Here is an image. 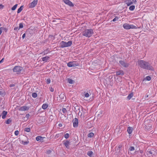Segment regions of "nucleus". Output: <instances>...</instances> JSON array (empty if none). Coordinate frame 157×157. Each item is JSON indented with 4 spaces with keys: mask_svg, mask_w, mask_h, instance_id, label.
Here are the masks:
<instances>
[{
    "mask_svg": "<svg viewBox=\"0 0 157 157\" xmlns=\"http://www.w3.org/2000/svg\"><path fill=\"white\" fill-rule=\"evenodd\" d=\"M49 57L48 56H46L42 58V61L46 62L49 59Z\"/></svg>",
    "mask_w": 157,
    "mask_h": 157,
    "instance_id": "nucleus-18",
    "label": "nucleus"
},
{
    "mask_svg": "<svg viewBox=\"0 0 157 157\" xmlns=\"http://www.w3.org/2000/svg\"><path fill=\"white\" fill-rule=\"evenodd\" d=\"M60 47L62 48L66 47L65 44V42L62 41L60 43Z\"/></svg>",
    "mask_w": 157,
    "mask_h": 157,
    "instance_id": "nucleus-13",
    "label": "nucleus"
},
{
    "mask_svg": "<svg viewBox=\"0 0 157 157\" xmlns=\"http://www.w3.org/2000/svg\"><path fill=\"white\" fill-rule=\"evenodd\" d=\"M72 44V42L71 41H69L67 42H65V44L66 47H68L71 46Z\"/></svg>",
    "mask_w": 157,
    "mask_h": 157,
    "instance_id": "nucleus-19",
    "label": "nucleus"
},
{
    "mask_svg": "<svg viewBox=\"0 0 157 157\" xmlns=\"http://www.w3.org/2000/svg\"><path fill=\"white\" fill-rule=\"evenodd\" d=\"M22 69L23 68L22 67L19 66H16L13 68V71L17 74H20Z\"/></svg>",
    "mask_w": 157,
    "mask_h": 157,
    "instance_id": "nucleus-4",
    "label": "nucleus"
},
{
    "mask_svg": "<svg viewBox=\"0 0 157 157\" xmlns=\"http://www.w3.org/2000/svg\"><path fill=\"white\" fill-rule=\"evenodd\" d=\"M29 142L28 141H22V144L24 145L27 144L29 143Z\"/></svg>",
    "mask_w": 157,
    "mask_h": 157,
    "instance_id": "nucleus-32",
    "label": "nucleus"
},
{
    "mask_svg": "<svg viewBox=\"0 0 157 157\" xmlns=\"http://www.w3.org/2000/svg\"><path fill=\"white\" fill-rule=\"evenodd\" d=\"M25 36V33H24L23 34L22 36V38L23 39H24Z\"/></svg>",
    "mask_w": 157,
    "mask_h": 157,
    "instance_id": "nucleus-48",
    "label": "nucleus"
},
{
    "mask_svg": "<svg viewBox=\"0 0 157 157\" xmlns=\"http://www.w3.org/2000/svg\"><path fill=\"white\" fill-rule=\"evenodd\" d=\"M58 126L61 127L62 126V124L61 123H59L58 124Z\"/></svg>",
    "mask_w": 157,
    "mask_h": 157,
    "instance_id": "nucleus-51",
    "label": "nucleus"
},
{
    "mask_svg": "<svg viewBox=\"0 0 157 157\" xmlns=\"http://www.w3.org/2000/svg\"><path fill=\"white\" fill-rule=\"evenodd\" d=\"M17 4H15V5H14L11 8V10H15L16 8H17Z\"/></svg>",
    "mask_w": 157,
    "mask_h": 157,
    "instance_id": "nucleus-29",
    "label": "nucleus"
},
{
    "mask_svg": "<svg viewBox=\"0 0 157 157\" xmlns=\"http://www.w3.org/2000/svg\"><path fill=\"white\" fill-rule=\"evenodd\" d=\"M23 6H21L17 10V13H19L23 9Z\"/></svg>",
    "mask_w": 157,
    "mask_h": 157,
    "instance_id": "nucleus-23",
    "label": "nucleus"
},
{
    "mask_svg": "<svg viewBox=\"0 0 157 157\" xmlns=\"http://www.w3.org/2000/svg\"><path fill=\"white\" fill-rule=\"evenodd\" d=\"M129 150L130 151H133L135 150V148L134 147L132 146L130 147L129 148Z\"/></svg>",
    "mask_w": 157,
    "mask_h": 157,
    "instance_id": "nucleus-34",
    "label": "nucleus"
},
{
    "mask_svg": "<svg viewBox=\"0 0 157 157\" xmlns=\"http://www.w3.org/2000/svg\"><path fill=\"white\" fill-rule=\"evenodd\" d=\"M1 26V25L0 24V27Z\"/></svg>",
    "mask_w": 157,
    "mask_h": 157,
    "instance_id": "nucleus-57",
    "label": "nucleus"
},
{
    "mask_svg": "<svg viewBox=\"0 0 157 157\" xmlns=\"http://www.w3.org/2000/svg\"><path fill=\"white\" fill-rule=\"evenodd\" d=\"M87 155L91 157L93 155V152L91 151H89L87 152Z\"/></svg>",
    "mask_w": 157,
    "mask_h": 157,
    "instance_id": "nucleus-21",
    "label": "nucleus"
},
{
    "mask_svg": "<svg viewBox=\"0 0 157 157\" xmlns=\"http://www.w3.org/2000/svg\"><path fill=\"white\" fill-rule=\"evenodd\" d=\"M29 116V114H27L26 115V117L27 118H28Z\"/></svg>",
    "mask_w": 157,
    "mask_h": 157,
    "instance_id": "nucleus-50",
    "label": "nucleus"
},
{
    "mask_svg": "<svg viewBox=\"0 0 157 157\" xmlns=\"http://www.w3.org/2000/svg\"><path fill=\"white\" fill-rule=\"evenodd\" d=\"M32 96L34 98H36L37 97V94L36 93H33L32 94Z\"/></svg>",
    "mask_w": 157,
    "mask_h": 157,
    "instance_id": "nucleus-28",
    "label": "nucleus"
},
{
    "mask_svg": "<svg viewBox=\"0 0 157 157\" xmlns=\"http://www.w3.org/2000/svg\"><path fill=\"white\" fill-rule=\"evenodd\" d=\"M78 65V64L76 61L70 62L67 64V66L69 67H75Z\"/></svg>",
    "mask_w": 157,
    "mask_h": 157,
    "instance_id": "nucleus-5",
    "label": "nucleus"
},
{
    "mask_svg": "<svg viewBox=\"0 0 157 157\" xmlns=\"http://www.w3.org/2000/svg\"><path fill=\"white\" fill-rule=\"evenodd\" d=\"M3 7V6L2 5V4H1L0 5V8H2V7Z\"/></svg>",
    "mask_w": 157,
    "mask_h": 157,
    "instance_id": "nucleus-54",
    "label": "nucleus"
},
{
    "mask_svg": "<svg viewBox=\"0 0 157 157\" xmlns=\"http://www.w3.org/2000/svg\"><path fill=\"white\" fill-rule=\"evenodd\" d=\"M123 27L125 29L128 30L130 29H137L139 27H137L133 25H130L128 24L125 23L123 24Z\"/></svg>",
    "mask_w": 157,
    "mask_h": 157,
    "instance_id": "nucleus-3",
    "label": "nucleus"
},
{
    "mask_svg": "<svg viewBox=\"0 0 157 157\" xmlns=\"http://www.w3.org/2000/svg\"><path fill=\"white\" fill-rule=\"evenodd\" d=\"M4 60V58L2 59L0 61V63H1L2 62H3V61Z\"/></svg>",
    "mask_w": 157,
    "mask_h": 157,
    "instance_id": "nucleus-49",
    "label": "nucleus"
},
{
    "mask_svg": "<svg viewBox=\"0 0 157 157\" xmlns=\"http://www.w3.org/2000/svg\"><path fill=\"white\" fill-rule=\"evenodd\" d=\"M62 112L64 114H66L67 112V111L66 108H63L62 109Z\"/></svg>",
    "mask_w": 157,
    "mask_h": 157,
    "instance_id": "nucleus-31",
    "label": "nucleus"
},
{
    "mask_svg": "<svg viewBox=\"0 0 157 157\" xmlns=\"http://www.w3.org/2000/svg\"><path fill=\"white\" fill-rule=\"evenodd\" d=\"M139 66L144 69L153 70L154 68L147 62L144 60H139L138 61Z\"/></svg>",
    "mask_w": 157,
    "mask_h": 157,
    "instance_id": "nucleus-1",
    "label": "nucleus"
},
{
    "mask_svg": "<svg viewBox=\"0 0 157 157\" xmlns=\"http://www.w3.org/2000/svg\"><path fill=\"white\" fill-rule=\"evenodd\" d=\"M93 33L92 29H86L82 32V34L85 36L90 37L92 36Z\"/></svg>",
    "mask_w": 157,
    "mask_h": 157,
    "instance_id": "nucleus-2",
    "label": "nucleus"
},
{
    "mask_svg": "<svg viewBox=\"0 0 157 157\" xmlns=\"http://www.w3.org/2000/svg\"><path fill=\"white\" fill-rule=\"evenodd\" d=\"M124 74V71L122 70H120L116 72L117 75H123Z\"/></svg>",
    "mask_w": 157,
    "mask_h": 157,
    "instance_id": "nucleus-14",
    "label": "nucleus"
},
{
    "mask_svg": "<svg viewBox=\"0 0 157 157\" xmlns=\"http://www.w3.org/2000/svg\"><path fill=\"white\" fill-rule=\"evenodd\" d=\"M78 110H79V112L78 113V114L79 115H80V116H82V113H81L80 111L79 110V109H78Z\"/></svg>",
    "mask_w": 157,
    "mask_h": 157,
    "instance_id": "nucleus-45",
    "label": "nucleus"
},
{
    "mask_svg": "<svg viewBox=\"0 0 157 157\" xmlns=\"http://www.w3.org/2000/svg\"><path fill=\"white\" fill-rule=\"evenodd\" d=\"M23 25L22 23H21L19 24V29H21L23 28Z\"/></svg>",
    "mask_w": 157,
    "mask_h": 157,
    "instance_id": "nucleus-39",
    "label": "nucleus"
},
{
    "mask_svg": "<svg viewBox=\"0 0 157 157\" xmlns=\"http://www.w3.org/2000/svg\"><path fill=\"white\" fill-rule=\"evenodd\" d=\"M119 63L121 66L125 67H128L129 65L128 63H125L124 61L123 60L120 61Z\"/></svg>",
    "mask_w": 157,
    "mask_h": 157,
    "instance_id": "nucleus-8",
    "label": "nucleus"
},
{
    "mask_svg": "<svg viewBox=\"0 0 157 157\" xmlns=\"http://www.w3.org/2000/svg\"><path fill=\"white\" fill-rule=\"evenodd\" d=\"M50 90L51 92H53L54 91V89L52 87H50Z\"/></svg>",
    "mask_w": 157,
    "mask_h": 157,
    "instance_id": "nucleus-43",
    "label": "nucleus"
},
{
    "mask_svg": "<svg viewBox=\"0 0 157 157\" xmlns=\"http://www.w3.org/2000/svg\"><path fill=\"white\" fill-rule=\"evenodd\" d=\"M68 82L70 84H72L74 83V81L70 78L68 79Z\"/></svg>",
    "mask_w": 157,
    "mask_h": 157,
    "instance_id": "nucleus-30",
    "label": "nucleus"
},
{
    "mask_svg": "<svg viewBox=\"0 0 157 157\" xmlns=\"http://www.w3.org/2000/svg\"><path fill=\"white\" fill-rule=\"evenodd\" d=\"M69 137V135L68 133H67L66 134L64 135V137L66 138H68Z\"/></svg>",
    "mask_w": 157,
    "mask_h": 157,
    "instance_id": "nucleus-37",
    "label": "nucleus"
},
{
    "mask_svg": "<svg viewBox=\"0 0 157 157\" xmlns=\"http://www.w3.org/2000/svg\"><path fill=\"white\" fill-rule=\"evenodd\" d=\"M7 112L5 111H3L2 114V119H4L6 117V116L7 115Z\"/></svg>",
    "mask_w": 157,
    "mask_h": 157,
    "instance_id": "nucleus-15",
    "label": "nucleus"
},
{
    "mask_svg": "<svg viewBox=\"0 0 157 157\" xmlns=\"http://www.w3.org/2000/svg\"><path fill=\"white\" fill-rule=\"evenodd\" d=\"M85 97L86 98H88L89 97L90 95L88 93H86L84 94Z\"/></svg>",
    "mask_w": 157,
    "mask_h": 157,
    "instance_id": "nucleus-36",
    "label": "nucleus"
},
{
    "mask_svg": "<svg viewBox=\"0 0 157 157\" xmlns=\"http://www.w3.org/2000/svg\"><path fill=\"white\" fill-rule=\"evenodd\" d=\"M148 152L149 153L151 154H152V153L150 151H148Z\"/></svg>",
    "mask_w": 157,
    "mask_h": 157,
    "instance_id": "nucleus-53",
    "label": "nucleus"
},
{
    "mask_svg": "<svg viewBox=\"0 0 157 157\" xmlns=\"http://www.w3.org/2000/svg\"><path fill=\"white\" fill-rule=\"evenodd\" d=\"M45 51H44V52H42L41 54H43L44 55H45L47 53V52H46Z\"/></svg>",
    "mask_w": 157,
    "mask_h": 157,
    "instance_id": "nucleus-47",
    "label": "nucleus"
},
{
    "mask_svg": "<svg viewBox=\"0 0 157 157\" xmlns=\"http://www.w3.org/2000/svg\"><path fill=\"white\" fill-rule=\"evenodd\" d=\"M12 120L11 119L9 118L8 119L6 122V124H10L12 122Z\"/></svg>",
    "mask_w": 157,
    "mask_h": 157,
    "instance_id": "nucleus-25",
    "label": "nucleus"
},
{
    "mask_svg": "<svg viewBox=\"0 0 157 157\" xmlns=\"http://www.w3.org/2000/svg\"><path fill=\"white\" fill-rule=\"evenodd\" d=\"M64 144L65 145L66 148H69V146L70 145V142L68 141H66L64 143Z\"/></svg>",
    "mask_w": 157,
    "mask_h": 157,
    "instance_id": "nucleus-17",
    "label": "nucleus"
},
{
    "mask_svg": "<svg viewBox=\"0 0 157 157\" xmlns=\"http://www.w3.org/2000/svg\"><path fill=\"white\" fill-rule=\"evenodd\" d=\"M59 97L61 99H64L65 96L62 93L59 95Z\"/></svg>",
    "mask_w": 157,
    "mask_h": 157,
    "instance_id": "nucleus-26",
    "label": "nucleus"
},
{
    "mask_svg": "<svg viewBox=\"0 0 157 157\" xmlns=\"http://www.w3.org/2000/svg\"><path fill=\"white\" fill-rule=\"evenodd\" d=\"M38 0H34L29 5V7L33 8L37 4Z\"/></svg>",
    "mask_w": 157,
    "mask_h": 157,
    "instance_id": "nucleus-7",
    "label": "nucleus"
},
{
    "mask_svg": "<svg viewBox=\"0 0 157 157\" xmlns=\"http://www.w3.org/2000/svg\"><path fill=\"white\" fill-rule=\"evenodd\" d=\"M25 131L27 132H29L30 131V129L29 128H26L25 129Z\"/></svg>",
    "mask_w": 157,
    "mask_h": 157,
    "instance_id": "nucleus-33",
    "label": "nucleus"
},
{
    "mask_svg": "<svg viewBox=\"0 0 157 157\" xmlns=\"http://www.w3.org/2000/svg\"><path fill=\"white\" fill-rule=\"evenodd\" d=\"M145 79L147 81H150L151 79V78L150 76H147L145 78Z\"/></svg>",
    "mask_w": 157,
    "mask_h": 157,
    "instance_id": "nucleus-35",
    "label": "nucleus"
},
{
    "mask_svg": "<svg viewBox=\"0 0 157 157\" xmlns=\"http://www.w3.org/2000/svg\"><path fill=\"white\" fill-rule=\"evenodd\" d=\"M51 82V80L50 78H48L46 80V82L47 84H49Z\"/></svg>",
    "mask_w": 157,
    "mask_h": 157,
    "instance_id": "nucleus-38",
    "label": "nucleus"
},
{
    "mask_svg": "<svg viewBox=\"0 0 157 157\" xmlns=\"http://www.w3.org/2000/svg\"><path fill=\"white\" fill-rule=\"evenodd\" d=\"M20 29H19V28H18V27H15L14 28V30H17L18 31Z\"/></svg>",
    "mask_w": 157,
    "mask_h": 157,
    "instance_id": "nucleus-46",
    "label": "nucleus"
},
{
    "mask_svg": "<svg viewBox=\"0 0 157 157\" xmlns=\"http://www.w3.org/2000/svg\"><path fill=\"white\" fill-rule=\"evenodd\" d=\"M29 107L27 106H24L20 107L19 109V110L21 111H24L28 110L29 109Z\"/></svg>",
    "mask_w": 157,
    "mask_h": 157,
    "instance_id": "nucleus-11",
    "label": "nucleus"
},
{
    "mask_svg": "<svg viewBox=\"0 0 157 157\" xmlns=\"http://www.w3.org/2000/svg\"><path fill=\"white\" fill-rule=\"evenodd\" d=\"M51 152H52L51 150H48L47 151L46 153L48 154H49Z\"/></svg>",
    "mask_w": 157,
    "mask_h": 157,
    "instance_id": "nucleus-44",
    "label": "nucleus"
},
{
    "mask_svg": "<svg viewBox=\"0 0 157 157\" xmlns=\"http://www.w3.org/2000/svg\"><path fill=\"white\" fill-rule=\"evenodd\" d=\"M48 107V104L47 103H45L42 106V108L43 109H46Z\"/></svg>",
    "mask_w": 157,
    "mask_h": 157,
    "instance_id": "nucleus-20",
    "label": "nucleus"
},
{
    "mask_svg": "<svg viewBox=\"0 0 157 157\" xmlns=\"http://www.w3.org/2000/svg\"><path fill=\"white\" fill-rule=\"evenodd\" d=\"M19 134V131L18 130H16L14 132V134L16 136H17Z\"/></svg>",
    "mask_w": 157,
    "mask_h": 157,
    "instance_id": "nucleus-40",
    "label": "nucleus"
},
{
    "mask_svg": "<svg viewBox=\"0 0 157 157\" xmlns=\"http://www.w3.org/2000/svg\"><path fill=\"white\" fill-rule=\"evenodd\" d=\"M133 94L132 93L129 94L127 97V99L128 100H130L133 96Z\"/></svg>",
    "mask_w": 157,
    "mask_h": 157,
    "instance_id": "nucleus-22",
    "label": "nucleus"
},
{
    "mask_svg": "<svg viewBox=\"0 0 157 157\" xmlns=\"http://www.w3.org/2000/svg\"><path fill=\"white\" fill-rule=\"evenodd\" d=\"M1 116V115H0V117Z\"/></svg>",
    "mask_w": 157,
    "mask_h": 157,
    "instance_id": "nucleus-58",
    "label": "nucleus"
},
{
    "mask_svg": "<svg viewBox=\"0 0 157 157\" xmlns=\"http://www.w3.org/2000/svg\"><path fill=\"white\" fill-rule=\"evenodd\" d=\"M4 28L3 27H0V35L2 33V30H4Z\"/></svg>",
    "mask_w": 157,
    "mask_h": 157,
    "instance_id": "nucleus-41",
    "label": "nucleus"
},
{
    "mask_svg": "<svg viewBox=\"0 0 157 157\" xmlns=\"http://www.w3.org/2000/svg\"><path fill=\"white\" fill-rule=\"evenodd\" d=\"M146 97L147 98L148 97V95H146Z\"/></svg>",
    "mask_w": 157,
    "mask_h": 157,
    "instance_id": "nucleus-56",
    "label": "nucleus"
},
{
    "mask_svg": "<svg viewBox=\"0 0 157 157\" xmlns=\"http://www.w3.org/2000/svg\"><path fill=\"white\" fill-rule=\"evenodd\" d=\"M136 2V0H126L125 1V2L128 6H130L133 3H135Z\"/></svg>",
    "mask_w": 157,
    "mask_h": 157,
    "instance_id": "nucleus-6",
    "label": "nucleus"
},
{
    "mask_svg": "<svg viewBox=\"0 0 157 157\" xmlns=\"http://www.w3.org/2000/svg\"><path fill=\"white\" fill-rule=\"evenodd\" d=\"M73 127L76 128L78 127V120L77 118H75L73 121Z\"/></svg>",
    "mask_w": 157,
    "mask_h": 157,
    "instance_id": "nucleus-10",
    "label": "nucleus"
},
{
    "mask_svg": "<svg viewBox=\"0 0 157 157\" xmlns=\"http://www.w3.org/2000/svg\"><path fill=\"white\" fill-rule=\"evenodd\" d=\"M14 86V84H11L10 85V87H13V86Z\"/></svg>",
    "mask_w": 157,
    "mask_h": 157,
    "instance_id": "nucleus-52",
    "label": "nucleus"
},
{
    "mask_svg": "<svg viewBox=\"0 0 157 157\" xmlns=\"http://www.w3.org/2000/svg\"><path fill=\"white\" fill-rule=\"evenodd\" d=\"M44 138V137H43L41 136H37L36 137V140L37 141H42Z\"/></svg>",
    "mask_w": 157,
    "mask_h": 157,
    "instance_id": "nucleus-12",
    "label": "nucleus"
},
{
    "mask_svg": "<svg viewBox=\"0 0 157 157\" xmlns=\"http://www.w3.org/2000/svg\"><path fill=\"white\" fill-rule=\"evenodd\" d=\"M118 17H115V18H114L113 19V21H117V20H118Z\"/></svg>",
    "mask_w": 157,
    "mask_h": 157,
    "instance_id": "nucleus-42",
    "label": "nucleus"
},
{
    "mask_svg": "<svg viewBox=\"0 0 157 157\" xmlns=\"http://www.w3.org/2000/svg\"><path fill=\"white\" fill-rule=\"evenodd\" d=\"M133 130V128L131 127H128L127 129V132L129 134H131Z\"/></svg>",
    "mask_w": 157,
    "mask_h": 157,
    "instance_id": "nucleus-16",
    "label": "nucleus"
},
{
    "mask_svg": "<svg viewBox=\"0 0 157 157\" xmlns=\"http://www.w3.org/2000/svg\"><path fill=\"white\" fill-rule=\"evenodd\" d=\"M2 94V92L1 91H0V95H1Z\"/></svg>",
    "mask_w": 157,
    "mask_h": 157,
    "instance_id": "nucleus-55",
    "label": "nucleus"
},
{
    "mask_svg": "<svg viewBox=\"0 0 157 157\" xmlns=\"http://www.w3.org/2000/svg\"><path fill=\"white\" fill-rule=\"evenodd\" d=\"M63 1L65 3L70 6L73 7L74 6L73 3L69 0H63Z\"/></svg>",
    "mask_w": 157,
    "mask_h": 157,
    "instance_id": "nucleus-9",
    "label": "nucleus"
},
{
    "mask_svg": "<svg viewBox=\"0 0 157 157\" xmlns=\"http://www.w3.org/2000/svg\"><path fill=\"white\" fill-rule=\"evenodd\" d=\"M135 8V6L134 5H132L130 6L129 7V10L131 11L133 10Z\"/></svg>",
    "mask_w": 157,
    "mask_h": 157,
    "instance_id": "nucleus-24",
    "label": "nucleus"
},
{
    "mask_svg": "<svg viewBox=\"0 0 157 157\" xmlns=\"http://www.w3.org/2000/svg\"><path fill=\"white\" fill-rule=\"evenodd\" d=\"M94 136V134L93 132H90L87 135L88 137H92Z\"/></svg>",
    "mask_w": 157,
    "mask_h": 157,
    "instance_id": "nucleus-27",
    "label": "nucleus"
}]
</instances>
